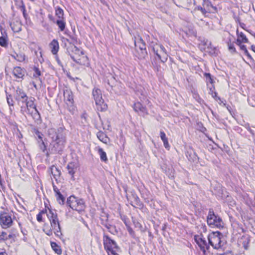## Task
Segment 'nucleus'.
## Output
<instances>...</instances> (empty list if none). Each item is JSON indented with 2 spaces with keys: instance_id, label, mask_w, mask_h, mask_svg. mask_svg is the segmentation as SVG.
I'll list each match as a JSON object with an SVG mask.
<instances>
[{
  "instance_id": "nucleus-19",
  "label": "nucleus",
  "mask_w": 255,
  "mask_h": 255,
  "mask_svg": "<svg viewBox=\"0 0 255 255\" xmlns=\"http://www.w3.org/2000/svg\"><path fill=\"white\" fill-rule=\"evenodd\" d=\"M49 172L52 175L53 178L57 181L58 178L60 176L61 171L55 166L52 165L49 169Z\"/></svg>"
},
{
  "instance_id": "nucleus-54",
  "label": "nucleus",
  "mask_w": 255,
  "mask_h": 255,
  "mask_svg": "<svg viewBox=\"0 0 255 255\" xmlns=\"http://www.w3.org/2000/svg\"><path fill=\"white\" fill-rule=\"evenodd\" d=\"M243 25H244V23H242V25H241V27H243Z\"/></svg>"
},
{
  "instance_id": "nucleus-17",
  "label": "nucleus",
  "mask_w": 255,
  "mask_h": 255,
  "mask_svg": "<svg viewBox=\"0 0 255 255\" xmlns=\"http://www.w3.org/2000/svg\"><path fill=\"white\" fill-rule=\"evenodd\" d=\"M25 71L20 67H14L13 70V74L17 78H22L24 76Z\"/></svg>"
},
{
  "instance_id": "nucleus-24",
  "label": "nucleus",
  "mask_w": 255,
  "mask_h": 255,
  "mask_svg": "<svg viewBox=\"0 0 255 255\" xmlns=\"http://www.w3.org/2000/svg\"><path fill=\"white\" fill-rule=\"evenodd\" d=\"M186 156L190 161H196L198 160V158L196 153L192 150L188 151L186 153Z\"/></svg>"
},
{
  "instance_id": "nucleus-47",
  "label": "nucleus",
  "mask_w": 255,
  "mask_h": 255,
  "mask_svg": "<svg viewBox=\"0 0 255 255\" xmlns=\"http://www.w3.org/2000/svg\"><path fill=\"white\" fill-rule=\"evenodd\" d=\"M62 39H63V42H64L65 43L66 42H69V40L67 38H65L63 37Z\"/></svg>"
},
{
  "instance_id": "nucleus-50",
  "label": "nucleus",
  "mask_w": 255,
  "mask_h": 255,
  "mask_svg": "<svg viewBox=\"0 0 255 255\" xmlns=\"http://www.w3.org/2000/svg\"><path fill=\"white\" fill-rule=\"evenodd\" d=\"M252 49L255 52V46H252Z\"/></svg>"
},
{
  "instance_id": "nucleus-44",
  "label": "nucleus",
  "mask_w": 255,
  "mask_h": 255,
  "mask_svg": "<svg viewBox=\"0 0 255 255\" xmlns=\"http://www.w3.org/2000/svg\"><path fill=\"white\" fill-rule=\"evenodd\" d=\"M53 188L54 192L55 193V194H57L58 193H60L58 188L54 184V183H53Z\"/></svg>"
},
{
  "instance_id": "nucleus-26",
  "label": "nucleus",
  "mask_w": 255,
  "mask_h": 255,
  "mask_svg": "<svg viewBox=\"0 0 255 255\" xmlns=\"http://www.w3.org/2000/svg\"><path fill=\"white\" fill-rule=\"evenodd\" d=\"M51 246L53 250L58 255L62 254V250L59 246L55 242H51Z\"/></svg>"
},
{
  "instance_id": "nucleus-27",
  "label": "nucleus",
  "mask_w": 255,
  "mask_h": 255,
  "mask_svg": "<svg viewBox=\"0 0 255 255\" xmlns=\"http://www.w3.org/2000/svg\"><path fill=\"white\" fill-rule=\"evenodd\" d=\"M98 151L100 155L101 160L103 161L106 162L108 160L106 153L100 147L98 148Z\"/></svg>"
},
{
  "instance_id": "nucleus-34",
  "label": "nucleus",
  "mask_w": 255,
  "mask_h": 255,
  "mask_svg": "<svg viewBox=\"0 0 255 255\" xmlns=\"http://www.w3.org/2000/svg\"><path fill=\"white\" fill-rule=\"evenodd\" d=\"M100 220L101 221V224L105 226V224H108V215L106 214H104V215L101 216Z\"/></svg>"
},
{
  "instance_id": "nucleus-53",
  "label": "nucleus",
  "mask_w": 255,
  "mask_h": 255,
  "mask_svg": "<svg viewBox=\"0 0 255 255\" xmlns=\"http://www.w3.org/2000/svg\"><path fill=\"white\" fill-rule=\"evenodd\" d=\"M226 255V254H222V255Z\"/></svg>"
},
{
  "instance_id": "nucleus-25",
  "label": "nucleus",
  "mask_w": 255,
  "mask_h": 255,
  "mask_svg": "<svg viewBox=\"0 0 255 255\" xmlns=\"http://www.w3.org/2000/svg\"><path fill=\"white\" fill-rule=\"evenodd\" d=\"M0 45L3 47H6L8 45V39L6 34L2 33V36L0 37Z\"/></svg>"
},
{
  "instance_id": "nucleus-3",
  "label": "nucleus",
  "mask_w": 255,
  "mask_h": 255,
  "mask_svg": "<svg viewBox=\"0 0 255 255\" xmlns=\"http://www.w3.org/2000/svg\"><path fill=\"white\" fill-rule=\"evenodd\" d=\"M47 216L50 221L51 228H49L48 225H45L43 227V231L49 236H51L53 232L57 237H60L62 233L57 214L56 211L49 209V212L47 213Z\"/></svg>"
},
{
  "instance_id": "nucleus-51",
  "label": "nucleus",
  "mask_w": 255,
  "mask_h": 255,
  "mask_svg": "<svg viewBox=\"0 0 255 255\" xmlns=\"http://www.w3.org/2000/svg\"><path fill=\"white\" fill-rule=\"evenodd\" d=\"M33 85L35 89H37L36 85L35 84H34V83H33Z\"/></svg>"
},
{
  "instance_id": "nucleus-32",
  "label": "nucleus",
  "mask_w": 255,
  "mask_h": 255,
  "mask_svg": "<svg viewBox=\"0 0 255 255\" xmlns=\"http://www.w3.org/2000/svg\"><path fill=\"white\" fill-rule=\"evenodd\" d=\"M16 60L19 62H23L25 59V55L23 52H19L16 54Z\"/></svg>"
},
{
  "instance_id": "nucleus-49",
  "label": "nucleus",
  "mask_w": 255,
  "mask_h": 255,
  "mask_svg": "<svg viewBox=\"0 0 255 255\" xmlns=\"http://www.w3.org/2000/svg\"><path fill=\"white\" fill-rule=\"evenodd\" d=\"M20 30H21V28H20V27H18L17 29H16L15 30V31H16V32H18V31H19Z\"/></svg>"
},
{
  "instance_id": "nucleus-55",
  "label": "nucleus",
  "mask_w": 255,
  "mask_h": 255,
  "mask_svg": "<svg viewBox=\"0 0 255 255\" xmlns=\"http://www.w3.org/2000/svg\"><path fill=\"white\" fill-rule=\"evenodd\" d=\"M243 25H244V23H242V25H241V27H243Z\"/></svg>"
},
{
  "instance_id": "nucleus-7",
  "label": "nucleus",
  "mask_w": 255,
  "mask_h": 255,
  "mask_svg": "<svg viewBox=\"0 0 255 255\" xmlns=\"http://www.w3.org/2000/svg\"><path fill=\"white\" fill-rule=\"evenodd\" d=\"M92 94L97 110L101 112L106 111L108 107L103 99L101 91L98 88H94Z\"/></svg>"
},
{
  "instance_id": "nucleus-39",
  "label": "nucleus",
  "mask_w": 255,
  "mask_h": 255,
  "mask_svg": "<svg viewBox=\"0 0 255 255\" xmlns=\"http://www.w3.org/2000/svg\"><path fill=\"white\" fill-rule=\"evenodd\" d=\"M228 48L229 51L232 53H234L236 52V48L234 47V45L233 44H228Z\"/></svg>"
},
{
  "instance_id": "nucleus-30",
  "label": "nucleus",
  "mask_w": 255,
  "mask_h": 255,
  "mask_svg": "<svg viewBox=\"0 0 255 255\" xmlns=\"http://www.w3.org/2000/svg\"><path fill=\"white\" fill-rule=\"evenodd\" d=\"M55 195L58 203L61 205L64 204L65 198L64 196L61 194V193H58L57 194H55Z\"/></svg>"
},
{
  "instance_id": "nucleus-22",
  "label": "nucleus",
  "mask_w": 255,
  "mask_h": 255,
  "mask_svg": "<svg viewBox=\"0 0 255 255\" xmlns=\"http://www.w3.org/2000/svg\"><path fill=\"white\" fill-rule=\"evenodd\" d=\"M160 135L161 139H162L165 148L167 149H169L170 148V145L168 143V138L166 137L165 133L163 131H160Z\"/></svg>"
},
{
  "instance_id": "nucleus-45",
  "label": "nucleus",
  "mask_w": 255,
  "mask_h": 255,
  "mask_svg": "<svg viewBox=\"0 0 255 255\" xmlns=\"http://www.w3.org/2000/svg\"><path fill=\"white\" fill-rule=\"evenodd\" d=\"M128 230L131 235H133V234H134V232L131 228L128 227Z\"/></svg>"
},
{
  "instance_id": "nucleus-1",
  "label": "nucleus",
  "mask_w": 255,
  "mask_h": 255,
  "mask_svg": "<svg viewBox=\"0 0 255 255\" xmlns=\"http://www.w3.org/2000/svg\"><path fill=\"white\" fill-rule=\"evenodd\" d=\"M15 99L20 106L22 115L25 117L26 115H29L36 122L40 121V115L36 109V105L34 103V98H28L22 89L17 88L16 90Z\"/></svg>"
},
{
  "instance_id": "nucleus-13",
  "label": "nucleus",
  "mask_w": 255,
  "mask_h": 255,
  "mask_svg": "<svg viewBox=\"0 0 255 255\" xmlns=\"http://www.w3.org/2000/svg\"><path fill=\"white\" fill-rule=\"evenodd\" d=\"M64 99L67 105H72L74 103L73 95L70 89L66 88L63 91Z\"/></svg>"
},
{
  "instance_id": "nucleus-33",
  "label": "nucleus",
  "mask_w": 255,
  "mask_h": 255,
  "mask_svg": "<svg viewBox=\"0 0 255 255\" xmlns=\"http://www.w3.org/2000/svg\"><path fill=\"white\" fill-rule=\"evenodd\" d=\"M6 100H7L8 105L10 107L9 110L11 112L12 111V110L11 107L13 106V103H14V102L12 98V96L10 95H7Z\"/></svg>"
},
{
  "instance_id": "nucleus-37",
  "label": "nucleus",
  "mask_w": 255,
  "mask_h": 255,
  "mask_svg": "<svg viewBox=\"0 0 255 255\" xmlns=\"http://www.w3.org/2000/svg\"><path fill=\"white\" fill-rule=\"evenodd\" d=\"M8 237L7 234L4 231L0 232V240L7 239Z\"/></svg>"
},
{
  "instance_id": "nucleus-16",
  "label": "nucleus",
  "mask_w": 255,
  "mask_h": 255,
  "mask_svg": "<svg viewBox=\"0 0 255 255\" xmlns=\"http://www.w3.org/2000/svg\"><path fill=\"white\" fill-rule=\"evenodd\" d=\"M68 173L72 176V178H74V175L78 169V164L75 162L69 163L67 166Z\"/></svg>"
},
{
  "instance_id": "nucleus-18",
  "label": "nucleus",
  "mask_w": 255,
  "mask_h": 255,
  "mask_svg": "<svg viewBox=\"0 0 255 255\" xmlns=\"http://www.w3.org/2000/svg\"><path fill=\"white\" fill-rule=\"evenodd\" d=\"M49 46L51 48L52 53L55 55L57 53L59 46V43L57 40L53 39L50 43Z\"/></svg>"
},
{
  "instance_id": "nucleus-38",
  "label": "nucleus",
  "mask_w": 255,
  "mask_h": 255,
  "mask_svg": "<svg viewBox=\"0 0 255 255\" xmlns=\"http://www.w3.org/2000/svg\"><path fill=\"white\" fill-rule=\"evenodd\" d=\"M45 213V212L44 211H41V212H40L39 213V214L37 215V217H36V218H37V220L39 222H42V214H44Z\"/></svg>"
},
{
  "instance_id": "nucleus-4",
  "label": "nucleus",
  "mask_w": 255,
  "mask_h": 255,
  "mask_svg": "<svg viewBox=\"0 0 255 255\" xmlns=\"http://www.w3.org/2000/svg\"><path fill=\"white\" fill-rule=\"evenodd\" d=\"M71 58L77 63L80 65H86L88 63V57L83 51L74 45H71L67 48Z\"/></svg>"
},
{
  "instance_id": "nucleus-48",
  "label": "nucleus",
  "mask_w": 255,
  "mask_h": 255,
  "mask_svg": "<svg viewBox=\"0 0 255 255\" xmlns=\"http://www.w3.org/2000/svg\"><path fill=\"white\" fill-rule=\"evenodd\" d=\"M0 255H7V254L5 252H1L0 253Z\"/></svg>"
},
{
  "instance_id": "nucleus-2",
  "label": "nucleus",
  "mask_w": 255,
  "mask_h": 255,
  "mask_svg": "<svg viewBox=\"0 0 255 255\" xmlns=\"http://www.w3.org/2000/svg\"><path fill=\"white\" fill-rule=\"evenodd\" d=\"M47 134L51 141L48 149L49 152H47L46 153L47 156H48L49 153L62 154L66 142L64 128H50L48 129Z\"/></svg>"
},
{
  "instance_id": "nucleus-23",
  "label": "nucleus",
  "mask_w": 255,
  "mask_h": 255,
  "mask_svg": "<svg viewBox=\"0 0 255 255\" xmlns=\"http://www.w3.org/2000/svg\"><path fill=\"white\" fill-rule=\"evenodd\" d=\"M97 137L99 139L105 143H107L109 139L106 134L103 132L99 131L97 134Z\"/></svg>"
},
{
  "instance_id": "nucleus-36",
  "label": "nucleus",
  "mask_w": 255,
  "mask_h": 255,
  "mask_svg": "<svg viewBox=\"0 0 255 255\" xmlns=\"http://www.w3.org/2000/svg\"><path fill=\"white\" fill-rule=\"evenodd\" d=\"M116 82V79L114 77L110 76V79L108 80V84L111 86V87L113 86V84H115Z\"/></svg>"
},
{
  "instance_id": "nucleus-20",
  "label": "nucleus",
  "mask_w": 255,
  "mask_h": 255,
  "mask_svg": "<svg viewBox=\"0 0 255 255\" xmlns=\"http://www.w3.org/2000/svg\"><path fill=\"white\" fill-rule=\"evenodd\" d=\"M237 34L238 35V38L237 42L238 44H240L242 43H247L248 40L246 37V35L242 32H239V30H237Z\"/></svg>"
},
{
  "instance_id": "nucleus-11",
  "label": "nucleus",
  "mask_w": 255,
  "mask_h": 255,
  "mask_svg": "<svg viewBox=\"0 0 255 255\" xmlns=\"http://www.w3.org/2000/svg\"><path fill=\"white\" fill-rule=\"evenodd\" d=\"M194 240L204 255H206L207 251L209 249V244L207 243L205 238L202 235H196L194 236Z\"/></svg>"
},
{
  "instance_id": "nucleus-43",
  "label": "nucleus",
  "mask_w": 255,
  "mask_h": 255,
  "mask_svg": "<svg viewBox=\"0 0 255 255\" xmlns=\"http://www.w3.org/2000/svg\"><path fill=\"white\" fill-rule=\"evenodd\" d=\"M196 8L199 10H200L203 14H205L207 12L205 8H203L200 6H198Z\"/></svg>"
},
{
  "instance_id": "nucleus-31",
  "label": "nucleus",
  "mask_w": 255,
  "mask_h": 255,
  "mask_svg": "<svg viewBox=\"0 0 255 255\" xmlns=\"http://www.w3.org/2000/svg\"><path fill=\"white\" fill-rule=\"evenodd\" d=\"M105 227L107 229L108 231L112 233V234H115V233H117V230L116 229L115 227L108 223L107 224H105Z\"/></svg>"
},
{
  "instance_id": "nucleus-57",
  "label": "nucleus",
  "mask_w": 255,
  "mask_h": 255,
  "mask_svg": "<svg viewBox=\"0 0 255 255\" xmlns=\"http://www.w3.org/2000/svg\"><path fill=\"white\" fill-rule=\"evenodd\" d=\"M38 137L39 138H41V137L40 135H39Z\"/></svg>"
},
{
  "instance_id": "nucleus-35",
  "label": "nucleus",
  "mask_w": 255,
  "mask_h": 255,
  "mask_svg": "<svg viewBox=\"0 0 255 255\" xmlns=\"http://www.w3.org/2000/svg\"><path fill=\"white\" fill-rule=\"evenodd\" d=\"M34 73L33 76L35 78H37L41 75V72L39 69L36 67L33 68Z\"/></svg>"
},
{
  "instance_id": "nucleus-12",
  "label": "nucleus",
  "mask_w": 255,
  "mask_h": 255,
  "mask_svg": "<svg viewBox=\"0 0 255 255\" xmlns=\"http://www.w3.org/2000/svg\"><path fill=\"white\" fill-rule=\"evenodd\" d=\"M0 224L3 229L11 227L12 224L11 215L7 213L1 214L0 215Z\"/></svg>"
},
{
  "instance_id": "nucleus-14",
  "label": "nucleus",
  "mask_w": 255,
  "mask_h": 255,
  "mask_svg": "<svg viewBox=\"0 0 255 255\" xmlns=\"http://www.w3.org/2000/svg\"><path fill=\"white\" fill-rule=\"evenodd\" d=\"M133 109L139 115L144 116L147 114V111L145 107H143L139 102L136 103L133 105Z\"/></svg>"
},
{
  "instance_id": "nucleus-15",
  "label": "nucleus",
  "mask_w": 255,
  "mask_h": 255,
  "mask_svg": "<svg viewBox=\"0 0 255 255\" xmlns=\"http://www.w3.org/2000/svg\"><path fill=\"white\" fill-rule=\"evenodd\" d=\"M134 45L136 48H139L141 51L142 53L144 52L146 53L145 44L142 39L139 36L135 37Z\"/></svg>"
},
{
  "instance_id": "nucleus-42",
  "label": "nucleus",
  "mask_w": 255,
  "mask_h": 255,
  "mask_svg": "<svg viewBox=\"0 0 255 255\" xmlns=\"http://www.w3.org/2000/svg\"><path fill=\"white\" fill-rule=\"evenodd\" d=\"M204 75H205V76L207 80H209V81L210 83H212L213 80L211 78V75L210 74H209V73H205Z\"/></svg>"
},
{
  "instance_id": "nucleus-46",
  "label": "nucleus",
  "mask_w": 255,
  "mask_h": 255,
  "mask_svg": "<svg viewBox=\"0 0 255 255\" xmlns=\"http://www.w3.org/2000/svg\"><path fill=\"white\" fill-rule=\"evenodd\" d=\"M16 54H17V53H15L13 54H11V56L12 57H13L14 59H15L16 60Z\"/></svg>"
},
{
  "instance_id": "nucleus-9",
  "label": "nucleus",
  "mask_w": 255,
  "mask_h": 255,
  "mask_svg": "<svg viewBox=\"0 0 255 255\" xmlns=\"http://www.w3.org/2000/svg\"><path fill=\"white\" fill-rule=\"evenodd\" d=\"M222 237V235L219 232H212L208 237L209 244L214 249H218L220 248L223 245L221 240Z\"/></svg>"
},
{
  "instance_id": "nucleus-41",
  "label": "nucleus",
  "mask_w": 255,
  "mask_h": 255,
  "mask_svg": "<svg viewBox=\"0 0 255 255\" xmlns=\"http://www.w3.org/2000/svg\"><path fill=\"white\" fill-rule=\"evenodd\" d=\"M238 45H240V48L241 50L244 51L246 54L249 55L248 51L246 46L244 45H242L241 43L240 44H238Z\"/></svg>"
},
{
  "instance_id": "nucleus-40",
  "label": "nucleus",
  "mask_w": 255,
  "mask_h": 255,
  "mask_svg": "<svg viewBox=\"0 0 255 255\" xmlns=\"http://www.w3.org/2000/svg\"><path fill=\"white\" fill-rule=\"evenodd\" d=\"M39 147L43 152L46 150V146L43 141L42 140V142L39 144Z\"/></svg>"
},
{
  "instance_id": "nucleus-10",
  "label": "nucleus",
  "mask_w": 255,
  "mask_h": 255,
  "mask_svg": "<svg viewBox=\"0 0 255 255\" xmlns=\"http://www.w3.org/2000/svg\"><path fill=\"white\" fill-rule=\"evenodd\" d=\"M208 224L211 227L222 228L223 222L218 215H216L213 211L210 210L207 219Z\"/></svg>"
},
{
  "instance_id": "nucleus-28",
  "label": "nucleus",
  "mask_w": 255,
  "mask_h": 255,
  "mask_svg": "<svg viewBox=\"0 0 255 255\" xmlns=\"http://www.w3.org/2000/svg\"><path fill=\"white\" fill-rule=\"evenodd\" d=\"M56 23L61 31L64 30L66 25L64 18L57 19Z\"/></svg>"
},
{
  "instance_id": "nucleus-52",
  "label": "nucleus",
  "mask_w": 255,
  "mask_h": 255,
  "mask_svg": "<svg viewBox=\"0 0 255 255\" xmlns=\"http://www.w3.org/2000/svg\"><path fill=\"white\" fill-rule=\"evenodd\" d=\"M10 25H11V28H12L13 30H14V28L12 27V24H10Z\"/></svg>"
},
{
  "instance_id": "nucleus-5",
  "label": "nucleus",
  "mask_w": 255,
  "mask_h": 255,
  "mask_svg": "<svg viewBox=\"0 0 255 255\" xmlns=\"http://www.w3.org/2000/svg\"><path fill=\"white\" fill-rule=\"evenodd\" d=\"M153 52L156 55L158 58L161 60L162 62H165L168 59V54L165 47L158 43H152L150 45Z\"/></svg>"
},
{
  "instance_id": "nucleus-56",
  "label": "nucleus",
  "mask_w": 255,
  "mask_h": 255,
  "mask_svg": "<svg viewBox=\"0 0 255 255\" xmlns=\"http://www.w3.org/2000/svg\"><path fill=\"white\" fill-rule=\"evenodd\" d=\"M243 25H244V23H242V25H241V27H243Z\"/></svg>"
},
{
  "instance_id": "nucleus-6",
  "label": "nucleus",
  "mask_w": 255,
  "mask_h": 255,
  "mask_svg": "<svg viewBox=\"0 0 255 255\" xmlns=\"http://www.w3.org/2000/svg\"><path fill=\"white\" fill-rule=\"evenodd\" d=\"M103 242L105 249L108 251L109 255H119L117 252L119 251V248L115 241L104 235Z\"/></svg>"
},
{
  "instance_id": "nucleus-21",
  "label": "nucleus",
  "mask_w": 255,
  "mask_h": 255,
  "mask_svg": "<svg viewBox=\"0 0 255 255\" xmlns=\"http://www.w3.org/2000/svg\"><path fill=\"white\" fill-rule=\"evenodd\" d=\"M250 239L248 237L243 236L239 241L240 245H242L245 249H248Z\"/></svg>"
},
{
  "instance_id": "nucleus-8",
  "label": "nucleus",
  "mask_w": 255,
  "mask_h": 255,
  "mask_svg": "<svg viewBox=\"0 0 255 255\" xmlns=\"http://www.w3.org/2000/svg\"><path fill=\"white\" fill-rule=\"evenodd\" d=\"M67 204L73 210L79 212L83 211L85 209V204L83 200L74 196H71L68 198Z\"/></svg>"
},
{
  "instance_id": "nucleus-29",
  "label": "nucleus",
  "mask_w": 255,
  "mask_h": 255,
  "mask_svg": "<svg viewBox=\"0 0 255 255\" xmlns=\"http://www.w3.org/2000/svg\"><path fill=\"white\" fill-rule=\"evenodd\" d=\"M55 14L58 17V18L59 19L64 18L63 17V15H64L63 10L59 7H55Z\"/></svg>"
}]
</instances>
